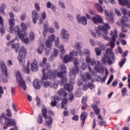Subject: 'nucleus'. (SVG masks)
<instances>
[{"instance_id": "obj_18", "label": "nucleus", "mask_w": 130, "mask_h": 130, "mask_svg": "<svg viewBox=\"0 0 130 130\" xmlns=\"http://www.w3.org/2000/svg\"><path fill=\"white\" fill-rule=\"evenodd\" d=\"M91 21H92L94 24H98L103 22V18L100 15H96L91 18Z\"/></svg>"}, {"instance_id": "obj_39", "label": "nucleus", "mask_w": 130, "mask_h": 130, "mask_svg": "<svg viewBox=\"0 0 130 130\" xmlns=\"http://www.w3.org/2000/svg\"><path fill=\"white\" fill-rule=\"evenodd\" d=\"M75 48L76 50H77L78 52L81 53L82 52V50H81V44L80 43H77L75 45Z\"/></svg>"}, {"instance_id": "obj_26", "label": "nucleus", "mask_w": 130, "mask_h": 130, "mask_svg": "<svg viewBox=\"0 0 130 130\" xmlns=\"http://www.w3.org/2000/svg\"><path fill=\"white\" fill-rule=\"evenodd\" d=\"M118 2L120 6H125L126 5L127 8L129 9L130 8V3L127 0H118Z\"/></svg>"}, {"instance_id": "obj_7", "label": "nucleus", "mask_w": 130, "mask_h": 130, "mask_svg": "<svg viewBox=\"0 0 130 130\" xmlns=\"http://www.w3.org/2000/svg\"><path fill=\"white\" fill-rule=\"evenodd\" d=\"M10 33H15V34L18 35L19 39H24V38L27 36L26 31H20L19 25L15 26V28H13L12 31L10 30Z\"/></svg>"}, {"instance_id": "obj_22", "label": "nucleus", "mask_w": 130, "mask_h": 130, "mask_svg": "<svg viewBox=\"0 0 130 130\" xmlns=\"http://www.w3.org/2000/svg\"><path fill=\"white\" fill-rule=\"evenodd\" d=\"M53 52V54L51 55L49 59V61H52L53 60H54L55 57L58 55V50H57V49L55 48L54 49Z\"/></svg>"}, {"instance_id": "obj_50", "label": "nucleus", "mask_w": 130, "mask_h": 130, "mask_svg": "<svg viewBox=\"0 0 130 130\" xmlns=\"http://www.w3.org/2000/svg\"><path fill=\"white\" fill-rule=\"evenodd\" d=\"M6 116L8 117H12V113L11 112V110L8 109L6 110Z\"/></svg>"}, {"instance_id": "obj_58", "label": "nucleus", "mask_w": 130, "mask_h": 130, "mask_svg": "<svg viewBox=\"0 0 130 130\" xmlns=\"http://www.w3.org/2000/svg\"><path fill=\"white\" fill-rule=\"evenodd\" d=\"M88 106V105L87 104H83L82 106L81 107L82 110H86L87 109V107Z\"/></svg>"}, {"instance_id": "obj_37", "label": "nucleus", "mask_w": 130, "mask_h": 130, "mask_svg": "<svg viewBox=\"0 0 130 130\" xmlns=\"http://www.w3.org/2000/svg\"><path fill=\"white\" fill-rule=\"evenodd\" d=\"M5 10H6V4H1L0 6V12L5 15Z\"/></svg>"}, {"instance_id": "obj_40", "label": "nucleus", "mask_w": 130, "mask_h": 130, "mask_svg": "<svg viewBox=\"0 0 130 130\" xmlns=\"http://www.w3.org/2000/svg\"><path fill=\"white\" fill-rule=\"evenodd\" d=\"M59 50L61 53L62 54H64L66 53V50H64V47L63 45H61L60 46H59Z\"/></svg>"}, {"instance_id": "obj_33", "label": "nucleus", "mask_w": 130, "mask_h": 130, "mask_svg": "<svg viewBox=\"0 0 130 130\" xmlns=\"http://www.w3.org/2000/svg\"><path fill=\"white\" fill-rule=\"evenodd\" d=\"M64 88L65 90H67L68 92L69 93L73 91V85L72 84L67 83L64 85Z\"/></svg>"}, {"instance_id": "obj_32", "label": "nucleus", "mask_w": 130, "mask_h": 130, "mask_svg": "<svg viewBox=\"0 0 130 130\" xmlns=\"http://www.w3.org/2000/svg\"><path fill=\"white\" fill-rule=\"evenodd\" d=\"M30 70L31 72H38V64L37 63L32 62L31 63Z\"/></svg>"}, {"instance_id": "obj_41", "label": "nucleus", "mask_w": 130, "mask_h": 130, "mask_svg": "<svg viewBox=\"0 0 130 130\" xmlns=\"http://www.w3.org/2000/svg\"><path fill=\"white\" fill-rule=\"evenodd\" d=\"M128 20V17H125V16H123L120 20V23L121 24H123V25H125V24H124V22H126V21H127Z\"/></svg>"}, {"instance_id": "obj_10", "label": "nucleus", "mask_w": 130, "mask_h": 130, "mask_svg": "<svg viewBox=\"0 0 130 130\" xmlns=\"http://www.w3.org/2000/svg\"><path fill=\"white\" fill-rule=\"evenodd\" d=\"M110 36H112V41H110L109 44L111 48H113L114 47V45H115L116 37H117V29L116 28L114 29V32L112 30L111 31Z\"/></svg>"}, {"instance_id": "obj_29", "label": "nucleus", "mask_w": 130, "mask_h": 130, "mask_svg": "<svg viewBox=\"0 0 130 130\" xmlns=\"http://www.w3.org/2000/svg\"><path fill=\"white\" fill-rule=\"evenodd\" d=\"M58 95L59 96H62L64 97V98H66L67 96H68V93L66 92V89L64 88H61L58 92H57Z\"/></svg>"}, {"instance_id": "obj_42", "label": "nucleus", "mask_w": 130, "mask_h": 130, "mask_svg": "<svg viewBox=\"0 0 130 130\" xmlns=\"http://www.w3.org/2000/svg\"><path fill=\"white\" fill-rule=\"evenodd\" d=\"M35 38V35H34V32H33V31H30L29 34V40H31V41H32V40H34Z\"/></svg>"}, {"instance_id": "obj_43", "label": "nucleus", "mask_w": 130, "mask_h": 130, "mask_svg": "<svg viewBox=\"0 0 130 130\" xmlns=\"http://www.w3.org/2000/svg\"><path fill=\"white\" fill-rule=\"evenodd\" d=\"M80 23L82 24V25H87V19L86 17L82 16L81 17V20L80 21Z\"/></svg>"}, {"instance_id": "obj_3", "label": "nucleus", "mask_w": 130, "mask_h": 130, "mask_svg": "<svg viewBox=\"0 0 130 130\" xmlns=\"http://www.w3.org/2000/svg\"><path fill=\"white\" fill-rule=\"evenodd\" d=\"M59 71H57L55 72V76L58 78H60V82L59 84L61 86L63 84L67 83L68 82V78H67V67L66 65L63 64H61L58 67Z\"/></svg>"}, {"instance_id": "obj_17", "label": "nucleus", "mask_w": 130, "mask_h": 130, "mask_svg": "<svg viewBox=\"0 0 130 130\" xmlns=\"http://www.w3.org/2000/svg\"><path fill=\"white\" fill-rule=\"evenodd\" d=\"M88 116V113L86 111H83L81 113L80 115V120L81 121V125L82 127H84V124H85V121H86V118Z\"/></svg>"}, {"instance_id": "obj_15", "label": "nucleus", "mask_w": 130, "mask_h": 130, "mask_svg": "<svg viewBox=\"0 0 130 130\" xmlns=\"http://www.w3.org/2000/svg\"><path fill=\"white\" fill-rule=\"evenodd\" d=\"M19 56L17 57H20L22 59L26 58V55H27V50L25 49L24 46L20 47V51L19 52Z\"/></svg>"}, {"instance_id": "obj_25", "label": "nucleus", "mask_w": 130, "mask_h": 130, "mask_svg": "<svg viewBox=\"0 0 130 130\" xmlns=\"http://www.w3.org/2000/svg\"><path fill=\"white\" fill-rule=\"evenodd\" d=\"M105 15L106 16L107 19L109 20V22L111 23H114V18H113V16L111 14H109L108 11L107 10H105Z\"/></svg>"}, {"instance_id": "obj_24", "label": "nucleus", "mask_w": 130, "mask_h": 130, "mask_svg": "<svg viewBox=\"0 0 130 130\" xmlns=\"http://www.w3.org/2000/svg\"><path fill=\"white\" fill-rule=\"evenodd\" d=\"M60 100V98H59L57 95H55L54 96L53 100L51 102V105L52 106V107H54L55 106H56V105L57 104V102Z\"/></svg>"}, {"instance_id": "obj_38", "label": "nucleus", "mask_w": 130, "mask_h": 130, "mask_svg": "<svg viewBox=\"0 0 130 130\" xmlns=\"http://www.w3.org/2000/svg\"><path fill=\"white\" fill-rule=\"evenodd\" d=\"M48 26V22L45 21L44 22V25L43 26L44 32H45V33H47L48 32V27H47Z\"/></svg>"}, {"instance_id": "obj_19", "label": "nucleus", "mask_w": 130, "mask_h": 130, "mask_svg": "<svg viewBox=\"0 0 130 130\" xmlns=\"http://www.w3.org/2000/svg\"><path fill=\"white\" fill-rule=\"evenodd\" d=\"M91 79H92V77H91V75L88 72H86L84 75H81V80L83 82H88L90 81Z\"/></svg>"}, {"instance_id": "obj_46", "label": "nucleus", "mask_w": 130, "mask_h": 130, "mask_svg": "<svg viewBox=\"0 0 130 130\" xmlns=\"http://www.w3.org/2000/svg\"><path fill=\"white\" fill-rule=\"evenodd\" d=\"M74 98H75V95H74V93H70L69 94V100L71 102H72L73 101V100H74Z\"/></svg>"}, {"instance_id": "obj_64", "label": "nucleus", "mask_w": 130, "mask_h": 130, "mask_svg": "<svg viewBox=\"0 0 130 130\" xmlns=\"http://www.w3.org/2000/svg\"><path fill=\"white\" fill-rule=\"evenodd\" d=\"M64 116H69L70 114L69 113V111H64L63 112Z\"/></svg>"}, {"instance_id": "obj_51", "label": "nucleus", "mask_w": 130, "mask_h": 130, "mask_svg": "<svg viewBox=\"0 0 130 130\" xmlns=\"http://www.w3.org/2000/svg\"><path fill=\"white\" fill-rule=\"evenodd\" d=\"M26 17H27V14L23 13V14H21V15L20 16L21 21H24L25 19H26Z\"/></svg>"}, {"instance_id": "obj_5", "label": "nucleus", "mask_w": 130, "mask_h": 130, "mask_svg": "<svg viewBox=\"0 0 130 130\" xmlns=\"http://www.w3.org/2000/svg\"><path fill=\"white\" fill-rule=\"evenodd\" d=\"M105 55V56L101 59L102 63L103 64H105V63L107 62L109 66H111V64H113V63L115 62V58L113 55V52L111 48L107 49L106 54Z\"/></svg>"}, {"instance_id": "obj_49", "label": "nucleus", "mask_w": 130, "mask_h": 130, "mask_svg": "<svg viewBox=\"0 0 130 130\" xmlns=\"http://www.w3.org/2000/svg\"><path fill=\"white\" fill-rule=\"evenodd\" d=\"M95 51L96 53V55H100L101 54V49L100 48H96L95 49Z\"/></svg>"}, {"instance_id": "obj_59", "label": "nucleus", "mask_w": 130, "mask_h": 130, "mask_svg": "<svg viewBox=\"0 0 130 130\" xmlns=\"http://www.w3.org/2000/svg\"><path fill=\"white\" fill-rule=\"evenodd\" d=\"M86 85H87L88 88H90V89H93L94 88V84L91 83H88Z\"/></svg>"}, {"instance_id": "obj_16", "label": "nucleus", "mask_w": 130, "mask_h": 130, "mask_svg": "<svg viewBox=\"0 0 130 130\" xmlns=\"http://www.w3.org/2000/svg\"><path fill=\"white\" fill-rule=\"evenodd\" d=\"M75 53L74 51L70 52V55H66L62 59L63 62L64 63H68L69 61H72L73 59V56H74Z\"/></svg>"}, {"instance_id": "obj_44", "label": "nucleus", "mask_w": 130, "mask_h": 130, "mask_svg": "<svg viewBox=\"0 0 130 130\" xmlns=\"http://www.w3.org/2000/svg\"><path fill=\"white\" fill-rule=\"evenodd\" d=\"M21 27L22 28L21 31H24V32H26V30H27V25L25 24L24 22L21 23Z\"/></svg>"}, {"instance_id": "obj_54", "label": "nucleus", "mask_w": 130, "mask_h": 130, "mask_svg": "<svg viewBox=\"0 0 130 130\" xmlns=\"http://www.w3.org/2000/svg\"><path fill=\"white\" fill-rule=\"evenodd\" d=\"M126 88L123 87L122 89L121 93H122V96H125V94H126Z\"/></svg>"}, {"instance_id": "obj_53", "label": "nucleus", "mask_w": 130, "mask_h": 130, "mask_svg": "<svg viewBox=\"0 0 130 130\" xmlns=\"http://www.w3.org/2000/svg\"><path fill=\"white\" fill-rule=\"evenodd\" d=\"M112 80H113V75H111L107 83V85H109L111 82H112Z\"/></svg>"}, {"instance_id": "obj_35", "label": "nucleus", "mask_w": 130, "mask_h": 130, "mask_svg": "<svg viewBox=\"0 0 130 130\" xmlns=\"http://www.w3.org/2000/svg\"><path fill=\"white\" fill-rule=\"evenodd\" d=\"M126 61V58L124 57L122 58L121 61H120L118 63V66L120 67V68H122L123 67V64L125 63Z\"/></svg>"}, {"instance_id": "obj_23", "label": "nucleus", "mask_w": 130, "mask_h": 130, "mask_svg": "<svg viewBox=\"0 0 130 130\" xmlns=\"http://www.w3.org/2000/svg\"><path fill=\"white\" fill-rule=\"evenodd\" d=\"M31 14V17L32 18V23H34V24H36V22H37V19H38V13H37L36 11L33 10Z\"/></svg>"}, {"instance_id": "obj_60", "label": "nucleus", "mask_w": 130, "mask_h": 130, "mask_svg": "<svg viewBox=\"0 0 130 130\" xmlns=\"http://www.w3.org/2000/svg\"><path fill=\"white\" fill-rule=\"evenodd\" d=\"M114 12L115 14H116L118 16H121V13H120V11L118 9H115Z\"/></svg>"}, {"instance_id": "obj_57", "label": "nucleus", "mask_w": 130, "mask_h": 130, "mask_svg": "<svg viewBox=\"0 0 130 130\" xmlns=\"http://www.w3.org/2000/svg\"><path fill=\"white\" fill-rule=\"evenodd\" d=\"M72 120L78 121V120H79V116L77 115H74V116L72 117Z\"/></svg>"}, {"instance_id": "obj_13", "label": "nucleus", "mask_w": 130, "mask_h": 130, "mask_svg": "<svg viewBox=\"0 0 130 130\" xmlns=\"http://www.w3.org/2000/svg\"><path fill=\"white\" fill-rule=\"evenodd\" d=\"M55 36L54 35H51V36L48 37V39H47L46 41V46L48 48H51V44L52 42L55 41Z\"/></svg>"}, {"instance_id": "obj_4", "label": "nucleus", "mask_w": 130, "mask_h": 130, "mask_svg": "<svg viewBox=\"0 0 130 130\" xmlns=\"http://www.w3.org/2000/svg\"><path fill=\"white\" fill-rule=\"evenodd\" d=\"M0 123L3 126V129L6 130L9 126L16 125V120L6 117V113H2L0 115Z\"/></svg>"}, {"instance_id": "obj_48", "label": "nucleus", "mask_w": 130, "mask_h": 130, "mask_svg": "<svg viewBox=\"0 0 130 130\" xmlns=\"http://www.w3.org/2000/svg\"><path fill=\"white\" fill-rule=\"evenodd\" d=\"M5 26L4 25L1 26L0 33L2 35V36H3L4 35V34L5 33Z\"/></svg>"}, {"instance_id": "obj_31", "label": "nucleus", "mask_w": 130, "mask_h": 130, "mask_svg": "<svg viewBox=\"0 0 130 130\" xmlns=\"http://www.w3.org/2000/svg\"><path fill=\"white\" fill-rule=\"evenodd\" d=\"M9 29L10 31L13 32V28L15 27V19L14 18H11L9 20Z\"/></svg>"}, {"instance_id": "obj_28", "label": "nucleus", "mask_w": 130, "mask_h": 130, "mask_svg": "<svg viewBox=\"0 0 130 130\" xmlns=\"http://www.w3.org/2000/svg\"><path fill=\"white\" fill-rule=\"evenodd\" d=\"M68 101H69V100L67 98H65L63 99L61 103V108L64 110L68 109V108H67V105L68 104Z\"/></svg>"}, {"instance_id": "obj_30", "label": "nucleus", "mask_w": 130, "mask_h": 130, "mask_svg": "<svg viewBox=\"0 0 130 130\" xmlns=\"http://www.w3.org/2000/svg\"><path fill=\"white\" fill-rule=\"evenodd\" d=\"M79 73V68L77 67H74L73 69H71L70 71L69 75L70 76H74L75 75H77Z\"/></svg>"}, {"instance_id": "obj_8", "label": "nucleus", "mask_w": 130, "mask_h": 130, "mask_svg": "<svg viewBox=\"0 0 130 130\" xmlns=\"http://www.w3.org/2000/svg\"><path fill=\"white\" fill-rule=\"evenodd\" d=\"M16 81L17 82L19 86L23 89V90H26L27 87H26V82L24 81V79L22 78L21 73L20 71H17L16 72Z\"/></svg>"}, {"instance_id": "obj_45", "label": "nucleus", "mask_w": 130, "mask_h": 130, "mask_svg": "<svg viewBox=\"0 0 130 130\" xmlns=\"http://www.w3.org/2000/svg\"><path fill=\"white\" fill-rule=\"evenodd\" d=\"M121 11L123 16H128V11H127V10H126L125 8H122Z\"/></svg>"}, {"instance_id": "obj_52", "label": "nucleus", "mask_w": 130, "mask_h": 130, "mask_svg": "<svg viewBox=\"0 0 130 130\" xmlns=\"http://www.w3.org/2000/svg\"><path fill=\"white\" fill-rule=\"evenodd\" d=\"M35 8L38 12H39L40 11V6H39V4L38 3H35Z\"/></svg>"}, {"instance_id": "obj_6", "label": "nucleus", "mask_w": 130, "mask_h": 130, "mask_svg": "<svg viewBox=\"0 0 130 130\" xmlns=\"http://www.w3.org/2000/svg\"><path fill=\"white\" fill-rule=\"evenodd\" d=\"M109 29H110V25L108 23H105L104 25L98 26L97 30L98 37H103V39H105V40L109 41V40H110V38L107 36V34H108V30H109ZM101 32H103L105 35L102 34Z\"/></svg>"}, {"instance_id": "obj_2", "label": "nucleus", "mask_w": 130, "mask_h": 130, "mask_svg": "<svg viewBox=\"0 0 130 130\" xmlns=\"http://www.w3.org/2000/svg\"><path fill=\"white\" fill-rule=\"evenodd\" d=\"M42 113L39 114V116L37 118V122L39 124H42L43 123V117L46 120L45 124L47 127H51V125L53 122V118L50 116H47V109L45 108V106H43L42 109Z\"/></svg>"}, {"instance_id": "obj_55", "label": "nucleus", "mask_w": 130, "mask_h": 130, "mask_svg": "<svg viewBox=\"0 0 130 130\" xmlns=\"http://www.w3.org/2000/svg\"><path fill=\"white\" fill-rule=\"evenodd\" d=\"M89 43L92 46H95V45H96V43H95V41L92 39H89Z\"/></svg>"}, {"instance_id": "obj_34", "label": "nucleus", "mask_w": 130, "mask_h": 130, "mask_svg": "<svg viewBox=\"0 0 130 130\" xmlns=\"http://www.w3.org/2000/svg\"><path fill=\"white\" fill-rule=\"evenodd\" d=\"M95 8H96L98 11L100 13H103V11H104V9H103V7L102 6H100V5H99V4H98V3L95 4Z\"/></svg>"}, {"instance_id": "obj_47", "label": "nucleus", "mask_w": 130, "mask_h": 130, "mask_svg": "<svg viewBox=\"0 0 130 130\" xmlns=\"http://www.w3.org/2000/svg\"><path fill=\"white\" fill-rule=\"evenodd\" d=\"M44 48V46H42V45H41L38 47V52L39 53V54H41V53H42V51Z\"/></svg>"}, {"instance_id": "obj_1", "label": "nucleus", "mask_w": 130, "mask_h": 130, "mask_svg": "<svg viewBox=\"0 0 130 130\" xmlns=\"http://www.w3.org/2000/svg\"><path fill=\"white\" fill-rule=\"evenodd\" d=\"M46 61H47V59L46 57H44L42 62L40 63V67L43 68L42 69L43 77L41 80V82L43 83V86L45 88H47V87L52 88V87H53L54 89H56L58 86V84H55L54 85V84L52 82L44 81V80H48V79L51 80V81H53L56 79L55 75L50 70H49V68H50V65H49V63H46Z\"/></svg>"}, {"instance_id": "obj_9", "label": "nucleus", "mask_w": 130, "mask_h": 130, "mask_svg": "<svg viewBox=\"0 0 130 130\" xmlns=\"http://www.w3.org/2000/svg\"><path fill=\"white\" fill-rule=\"evenodd\" d=\"M0 68L2 70V73L5 77H3L2 81L4 83H7L8 82V69H7V66L5 64V62L3 61H1Z\"/></svg>"}, {"instance_id": "obj_63", "label": "nucleus", "mask_w": 130, "mask_h": 130, "mask_svg": "<svg viewBox=\"0 0 130 130\" xmlns=\"http://www.w3.org/2000/svg\"><path fill=\"white\" fill-rule=\"evenodd\" d=\"M120 43L122 44V45H126V41L125 40L121 39Z\"/></svg>"}, {"instance_id": "obj_12", "label": "nucleus", "mask_w": 130, "mask_h": 130, "mask_svg": "<svg viewBox=\"0 0 130 130\" xmlns=\"http://www.w3.org/2000/svg\"><path fill=\"white\" fill-rule=\"evenodd\" d=\"M7 46H11L12 49H15L16 53H18V51L20 50V45L19 44H14V41H10L7 44Z\"/></svg>"}, {"instance_id": "obj_11", "label": "nucleus", "mask_w": 130, "mask_h": 130, "mask_svg": "<svg viewBox=\"0 0 130 130\" xmlns=\"http://www.w3.org/2000/svg\"><path fill=\"white\" fill-rule=\"evenodd\" d=\"M86 62L87 63H90L91 66H95L94 69L95 70H97V71L99 70V61H95L94 59H90V56H87L85 58Z\"/></svg>"}, {"instance_id": "obj_14", "label": "nucleus", "mask_w": 130, "mask_h": 130, "mask_svg": "<svg viewBox=\"0 0 130 130\" xmlns=\"http://www.w3.org/2000/svg\"><path fill=\"white\" fill-rule=\"evenodd\" d=\"M61 35L62 37L63 41L69 42V37H70V34H69L68 31L65 29H62L61 32Z\"/></svg>"}, {"instance_id": "obj_21", "label": "nucleus", "mask_w": 130, "mask_h": 130, "mask_svg": "<svg viewBox=\"0 0 130 130\" xmlns=\"http://www.w3.org/2000/svg\"><path fill=\"white\" fill-rule=\"evenodd\" d=\"M91 107H92L95 115H99L100 114V109L98 108V106H96L95 104H92L91 105Z\"/></svg>"}, {"instance_id": "obj_56", "label": "nucleus", "mask_w": 130, "mask_h": 130, "mask_svg": "<svg viewBox=\"0 0 130 130\" xmlns=\"http://www.w3.org/2000/svg\"><path fill=\"white\" fill-rule=\"evenodd\" d=\"M55 45L56 47H57L59 45V38L57 37L56 40L55 42Z\"/></svg>"}, {"instance_id": "obj_27", "label": "nucleus", "mask_w": 130, "mask_h": 130, "mask_svg": "<svg viewBox=\"0 0 130 130\" xmlns=\"http://www.w3.org/2000/svg\"><path fill=\"white\" fill-rule=\"evenodd\" d=\"M30 66V61H27V67L23 66L22 67V71L24 72V74H30V68L29 67Z\"/></svg>"}, {"instance_id": "obj_62", "label": "nucleus", "mask_w": 130, "mask_h": 130, "mask_svg": "<svg viewBox=\"0 0 130 130\" xmlns=\"http://www.w3.org/2000/svg\"><path fill=\"white\" fill-rule=\"evenodd\" d=\"M117 83H118V80L117 79H115L112 83V86H113V87H115L116 86V85H117Z\"/></svg>"}, {"instance_id": "obj_20", "label": "nucleus", "mask_w": 130, "mask_h": 130, "mask_svg": "<svg viewBox=\"0 0 130 130\" xmlns=\"http://www.w3.org/2000/svg\"><path fill=\"white\" fill-rule=\"evenodd\" d=\"M32 86L37 90H40L41 86H40V81L38 79H35L32 82Z\"/></svg>"}, {"instance_id": "obj_61", "label": "nucleus", "mask_w": 130, "mask_h": 130, "mask_svg": "<svg viewBox=\"0 0 130 130\" xmlns=\"http://www.w3.org/2000/svg\"><path fill=\"white\" fill-rule=\"evenodd\" d=\"M88 70L89 71L90 74H91V75H92V76H94V75H95V73H94V71H93V70L91 69V68L90 67V66H89V67H88Z\"/></svg>"}, {"instance_id": "obj_36", "label": "nucleus", "mask_w": 130, "mask_h": 130, "mask_svg": "<svg viewBox=\"0 0 130 130\" xmlns=\"http://www.w3.org/2000/svg\"><path fill=\"white\" fill-rule=\"evenodd\" d=\"M17 60L19 62L20 66L23 67H25V59H23L21 57H17Z\"/></svg>"}]
</instances>
